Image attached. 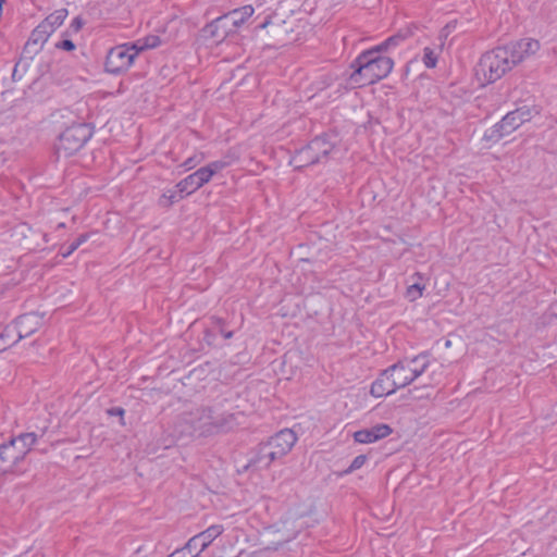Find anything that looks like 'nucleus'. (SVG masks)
Masks as SVG:
<instances>
[{
	"label": "nucleus",
	"instance_id": "obj_1",
	"mask_svg": "<svg viewBox=\"0 0 557 557\" xmlns=\"http://www.w3.org/2000/svg\"><path fill=\"white\" fill-rule=\"evenodd\" d=\"M540 50V42L524 38L485 52L475 66L481 84H492Z\"/></svg>",
	"mask_w": 557,
	"mask_h": 557
},
{
	"label": "nucleus",
	"instance_id": "obj_2",
	"mask_svg": "<svg viewBox=\"0 0 557 557\" xmlns=\"http://www.w3.org/2000/svg\"><path fill=\"white\" fill-rule=\"evenodd\" d=\"M394 61L379 55L374 48L363 51L352 63L350 82L356 86L374 84L385 78L393 70Z\"/></svg>",
	"mask_w": 557,
	"mask_h": 557
},
{
	"label": "nucleus",
	"instance_id": "obj_3",
	"mask_svg": "<svg viewBox=\"0 0 557 557\" xmlns=\"http://www.w3.org/2000/svg\"><path fill=\"white\" fill-rule=\"evenodd\" d=\"M296 442L297 436L294 431L289 429L280 431L259 447L256 458L252 459V465L268 468L273 461L288 454Z\"/></svg>",
	"mask_w": 557,
	"mask_h": 557
},
{
	"label": "nucleus",
	"instance_id": "obj_4",
	"mask_svg": "<svg viewBox=\"0 0 557 557\" xmlns=\"http://www.w3.org/2000/svg\"><path fill=\"white\" fill-rule=\"evenodd\" d=\"M432 366V361L426 354L418 355L413 358H406L388 368L389 375L398 389L412 383L417 377L424 373Z\"/></svg>",
	"mask_w": 557,
	"mask_h": 557
},
{
	"label": "nucleus",
	"instance_id": "obj_5",
	"mask_svg": "<svg viewBox=\"0 0 557 557\" xmlns=\"http://www.w3.org/2000/svg\"><path fill=\"white\" fill-rule=\"evenodd\" d=\"M91 135V129L86 124H75L67 127L59 136L58 144L55 145L57 153L65 158L74 154L86 144Z\"/></svg>",
	"mask_w": 557,
	"mask_h": 557
},
{
	"label": "nucleus",
	"instance_id": "obj_6",
	"mask_svg": "<svg viewBox=\"0 0 557 557\" xmlns=\"http://www.w3.org/2000/svg\"><path fill=\"white\" fill-rule=\"evenodd\" d=\"M531 117L532 110L529 107L523 106L518 108L517 110L507 113L499 123L486 131L484 137L487 140L496 141L502 137L511 134L521 124L530 121Z\"/></svg>",
	"mask_w": 557,
	"mask_h": 557
},
{
	"label": "nucleus",
	"instance_id": "obj_7",
	"mask_svg": "<svg viewBox=\"0 0 557 557\" xmlns=\"http://www.w3.org/2000/svg\"><path fill=\"white\" fill-rule=\"evenodd\" d=\"M132 44H124L112 48L107 55L106 70L112 74H119L127 70L137 57Z\"/></svg>",
	"mask_w": 557,
	"mask_h": 557
},
{
	"label": "nucleus",
	"instance_id": "obj_8",
	"mask_svg": "<svg viewBox=\"0 0 557 557\" xmlns=\"http://www.w3.org/2000/svg\"><path fill=\"white\" fill-rule=\"evenodd\" d=\"M223 527L214 524L206 529L205 531L196 534L186 543V549L191 554V557H197L202 550H205L219 535L223 532Z\"/></svg>",
	"mask_w": 557,
	"mask_h": 557
},
{
	"label": "nucleus",
	"instance_id": "obj_9",
	"mask_svg": "<svg viewBox=\"0 0 557 557\" xmlns=\"http://www.w3.org/2000/svg\"><path fill=\"white\" fill-rule=\"evenodd\" d=\"M202 33L206 38L222 42L227 36L234 34L235 30L225 14H223L206 25Z\"/></svg>",
	"mask_w": 557,
	"mask_h": 557
},
{
	"label": "nucleus",
	"instance_id": "obj_10",
	"mask_svg": "<svg viewBox=\"0 0 557 557\" xmlns=\"http://www.w3.org/2000/svg\"><path fill=\"white\" fill-rule=\"evenodd\" d=\"M26 449H18L14 441L0 446V465L7 473L13 472L15 466L25 458Z\"/></svg>",
	"mask_w": 557,
	"mask_h": 557
},
{
	"label": "nucleus",
	"instance_id": "obj_11",
	"mask_svg": "<svg viewBox=\"0 0 557 557\" xmlns=\"http://www.w3.org/2000/svg\"><path fill=\"white\" fill-rule=\"evenodd\" d=\"M211 178L209 177V172L203 168L198 169L193 174L188 175L184 180H182L180 183H177L176 188L180 194L186 193L187 195L196 191L200 187H202L205 184H207Z\"/></svg>",
	"mask_w": 557,
	"mask_h": 557
},
{
	"label": "nucleus",
	"instance_id": "obj_12",
	"mask_svg": "<svg viewBox=\"0 0 557 557\" xmlns=\"http://www.w3.org/2000/svg\"><path fill=\"white\" fill-rule=\"evenodd\" d=\"M18 337L25 338L38 331L42 325V317L37 313H27L18 317L14 322Z\"/></svg>",
	"mask_w": 557,
	"mask_h": 557
},
{
	"label": "nucleus",
	"instance_id": "obj_13",
	"mask_svg": "<svg viewBox=\"0 0 557 557\" xmlns=\"http://www.w3.org/2000/svg\"><path fill=\"white\" fill-rule=\"evenodd\" d=\"M221 420L213 416L210 409H202L199 418L195 421L194 429L201 434H211L222 429Z\"/></svg>",
	"mask_w": 557,
	"mask_h": 557
},
{
	"label": "nucleus",
	"instance_id": "obj_14",
	"mask_svg": "<svg viewBox=\"0 0 557 557\" xmlns=\"http://www.w3.org/2000/svg\"><path fill=\"white\" fill-rule=\"evenodd\" d=\"M392 433V429L387 424H377L371 429H364L355 432L354 438L356 442L361 444H369L376 442L381 438L388 436Z\"/></svg>",
	"mask_w": 557,
	"mask_h": 557
},
{
	"label": "nucleus",
	"instance_id": "obj_15",
	"mask_svg": "<svg viewBox=\"0 0 557 557\" xmlns=\"http://www.w3.org/2000/svg\"><path fill=\"white\" fill-rule=\"evenodd\" d=\"M398 389L389 375L388 369L384 370L371 386V395L374 397H383L395 393Z\"/></svg>",
	"mask_w": 557,
	"mask_h": 557
},
{
	"label": "nucleus",
	"instance_id": "obj_16",
	"mask_svg": "<svg viewBox=\"0 0 557 557\" xmlns=\"http://www.w3.org/2000/svg\"><path fill=\"white\" fill-rule=\"evenodd\" d=\"M333 150V145L324 137H317L304 148V154L312 153L320 161Z\"/></svg>",
	"mask_w": 557,
	"mask_h": 557
},
{
	"label": "nucleus",
	"instance_id": "obj_17",
	"mask_svg": "<svg viewBox=\"0 0 557 557\" xmlns=\"http://www.w3.org/2000/svg\"><path fill=\"white\" fill-rule=\"evenodd\" d=\"M255 9L251 5H245L235 9L225 14L234 30L240 27L250 16H252Z\"/></svg>",
	"mask_w": 557,
	"mask_h": 557
},
{
	"label": "nucleus",
	"instance_id": "obj_18",
	"mask_svg": "<svg viewBox=\"0 0 557 557\" xmlns=\"http://www.w3.org/2000/svg\"><path fill=\"white\" fill-rule=\"evenodd\" d=\"M425 285L422 283V276L416 273L411 276L410 282L406 289V298L410 301H414L422 296Z\"/></svg>",
	"mask_w": 557,
	"mask_h": 557
},
{
	"label": "nucleus",
	"instance_id": "obj_19",
	"mask_svg": "<svg viewBox=\"0 0 557 557\" xmlns=\"http://www.w3.org/2000/svg\"><path fill=\"white\" fill-rule=\"evenodd\" d=\"M442 51L443 48H441V46L437 45H434L433 47H425L423 49V54L421 59L425 67L434 69L437 64V60Z\"/></svg>",
	"mask_w": 557,
	"mask_h": 557
},
{
	"label": "nucleus",
	"instance_id": "obj_20",
	"mask_svg": "<svg viewBox=\"0 0 557 557\" xmlns=\"http://www.w3.org/2000/svg\"><path fill=\"white\" fill-rule=\"evenodd\" d=\"M22 338L18 337V332H17V329L16 326L13 324H10L8 325L3 332L0 334V342H2V346H0V350H3L12 345H14L15 343H17L18 341H21Z\"/></svg>",
	"mask_w": 557,
	"mask_h": 557
},
{
	"label": "nucleus",
	"instance_id": "obj_21",
	"mask_svg": "<svg viewBox=\"0 0 557 557\" xmlns=\"http://www.w3.org/2000/svg\"><path fill=\"white\" fill-rule=\"evenodd\" d=\"M161 44V40L156 35H149L145 38H140L132 44L133 49L136 50L137 54L147 49H153Z\"/></svg>",
	"mask_w": 557,
	"mask_h": 557
},
{
	"label": "nucleus",
	"instance_id": "obj_22",
	"mask_svg": "<svg viewBox=\"0 0 557 557\" xmlns=\"http://www.w3.org/2000/svg\"><path fill=\"white\" fill-rule=\"evenodd\" d=\"M11 441L15 442V446H17L18 449H26L25 456L30 450L32 446L37 441V435L35 433H23L16 438H12Z\"/></svg>",
	"mask_w": 557,
	"mask_h": 557
},
{
	"label": "nucleus",
	"instance_id": "obj_23",
	"mask_svg": "<svg viewBox=\"0 0 557 557\" xmlns=\"http://www.w3.org/2000/svg\"><path fill=\"white\" fill-rule=\"evenodd\" d=\"M269 533L273 535L277 534L276 541L274 543L278 545L295 539L297 531L294 529H287L285 522L282 529L271 530Z\"/></svg>",
	"mask_w": 557,
	"mask_h": 557
},
{
	"label": "nucleus",
	"instance_id": "obj_24",
	"mask_svg": "<svg viewBox=\"0 0 557 557\" xmlns=\"http://www.w3.org/2000/svg\"><path fill=\"white\" fill-rule=\"evenodd\" d=\"M407 38L406 34L398 33L394 36H391L381 45L374 47V49L379 52L387 51L388 49L397 47L400 42H403Z\"/></svg>",
	"mask_w": 557,
	"mask_h": 557
},
{
	"label": "nucleus",
	"instance_id": "obj_25",
	"mask_svg": "<svg viewBox=\"0 0 557 557\" xmlns=\"http://www.w3.org/2000/svg\"><path fill=\"white\" fill-rule=\"evenodd\" d=\"M319 162L312 153L304 154V148L293 158L292 164L297 168H304Z\"/></svg>",
	"mask_w": 557,
	"mask_h": 557
},
{
	"label": "nucleus",
	"instance_id": "obj_26",
	"mask_svg": "<svg viewBox=\"0 0 557 557\" xmlns=\"http://www.w3.org/2000/svg\"><path fill=\"white\" fill-rule=\"evenodd\" d=\"M66 16H67V10L60 9V10H55L53 13H51L49 16H47L46 21L55 30L59 26H61L63 24Z\"/></svg>",
	"mask_w": 557,
	"mask_h": 557
},
{
	"label": "nucleus",
	"instance_id": "obj_27",
	"mask_svg": "<svg viewBox=\"0 0 557 557\" xmlns=\"http://www.w3.org/2000/svg\"><path fill=\"white\" fill-rule=\"evenodd\" d=\"M228 165H231V161L223 159V160L213 161V162L209 163L208 165L203 166V169L207 171V173L209 172V177L212 178V176L214 174L224 170Z\"/></svg>",
	"mask_w": 557,
	"mask_h": 557
},
{
	"label": "nucleus",
	"instance_id": "obj_28",
	"mask_svg": "<svg viewBox=\"0 0 557 557\" xmlns=\"http://www.w3.org/2000/svg\"><path fill=\"white\" fill-rule=\"evenodd\" d=\"M48 40V37L44 32L38 29L37 27L32 32L28 45H44Z\"/></svg>",
	"mask_w": 557,
	"mask_h": 557
},
{
	"label": "nucleus",
	"instance_id": "obj_29",
	"mask_svg": "<svg viewBox=\"0 0 557 557\" xmlns=\"http://www.w3.org/2000/svg\"><path fill=\"white\" fill-rule=\"evenodd\" d=\"M88 239V234H82L79 237L73 242L66 251L62 252L64 258L69 257L73 251H75L81 245H83Z\"/></svg>",
	"mask_w": 557,
	"mask_h": 557
},
{
	"label": "nucleus",
	"instance_id": "obj_30",
	"mask_svg": "<svg viewBox=\"0 0 557 557\" xmlns=\"http://www.w3.org/2000/svg\"><path fill=\"white\" fill-rule=\"evenodd\" d=\"M366 460H367V457H366L364 455H359V456H357V457L352 460V462L350 463V466L348 467V469H347V470H345V473H351V472H354L355 470L360 469V468L364 465Z\"/></svg>",
	"mask_w": 557,
	"mask_h": 557
},
{
	"label": "nucleus",
	"instance_id": "obj_31",
	"mask_svg": "<svg viewBox=\"0 0 557 557\" xmlns=\"http://www.w3.org/2000/svg\"><path fill=\"white\" fill-rule=\"evenodd\" d=\"M454 27H455L454 25L447 24L442 28V30L438 35V38H437L438 39V44H436L437 46H441V48H444L445 40L447 39V37L450 34L451 28H454Z\"/></svg>",
	"mask_w": 557,
	"mask_h": 557
},
{
	"label": "nucleus",
	"instance_id": "obj_32",
	"mask_svg": "<svg viewBox=\"0 0 557 557\" xmlns=\"http://www.w3.org/2000/svg\"><path fill=\"white\" fill-rule=\"evenodd\" d=\"M203 161V157L202 156H194V157H190L188 158L184 163L183 165L185 168H187L188 170L190 169H194L196 165H198L199 163H201Z\"/></svg>",
	"mask_w": 557,
	"mask_h": 557
},
{
	"label": "nucleus",
	"instance_id": "obj_33",
	"mask_svg": "<svg viewBox=\"0 0 557 557\" xmlns=\"http://www.w3.org/2000/svg\"><path fill=\"white\" fill-rule=\"evenodd\" d=\"M38 29L44 32L46 36L49 38L50 35L54 32L53 27L45 20L38 26Z\"/></svg>",
	"mask_w": 557,
	"mask_h": 557
},
{
	"label": "nucleus",
	"instance_id": "obj_34",
	"mask_svg": "<svg viewBox=\"0 0 557 557\" xmlns=\"http://www.w3.org/2000/svg\"><path fill=\"white\" fill-rule=\"evenodd\" d=\"M168 557H191V554H189L186 546H184L183 548L176 549Z\"/></svg>",
	"mask_w": 557,
	"mask_h": 557
},
{
	"label": "nucleus",
	"instance_id": "obj_35",
	"mask_svg": "<svg viewBox=\"0 0 557 557\" xmlns=\"http://www.w3.org/2000/svg\"><path fill=\"white\" fill-rule=\"evenodd\" d=\"M58 47L61 48V49H64L66 51H72V50H74L75 45H74V42L72 40L65 39V40L61 41L58 45Z\"/></svg>",
	"mask_w": 557,
	"mask_h": 557
},
{
	"label": "nucleus",
	"instance_id": "obj_36",
	"mask_svg": "<svg viewBox=\"0 0 557 557\" xmlns=\"http://www.w3.org/2000/svg\"><path fill=\"white\" fill-rule=\"evenodd\" d=\"M163 200H166L168 205L173 203V202L178 200L177 194L176 193H172L170 196L163 195L162 196V201Z\"/></svg>",
	"mask_w": 557,
	"mask_h": 557
},
{
	"label": "nucleus",
	"instance_id": "obj_37",
	"mask_svg": "<svg viewBox=\"0 0 557 557\" xmlns=\"http://www.w3.org/2000/svg\"><path fill=\"white\" fill-rule=\"evenodd\" d=\"M109 414H117V416H123L124 414V410L122 408H112L110 409L109 411Z\"/></svg>",
	"mask_w": 557,
	"mask_h": 557
},
{
	"label": "nucleus",
	"instance_id": "obj_38",
	"mask_svg": "<svg viewBox=\"0 0 557 557\" xmlns=\"http://www.w3.org/2000/svg\"><path fill=\"white\" fill-rule=\"evenodd\" d=\"M73 26H75V29L78 30L81 28V22L78 18H76L74 22H73Z\"/></svg>",
	"mask_w": 557,
	"mask_h": 557
},
{
	"label": "nucleus",
	"instance_id": "obj_39",
	"mask_svg": "<svg viewBox=\"0 0 557 557\" xmlns=\"http://www.w3.org/2000/svg\"><path fill=\"white\" fill-rule=\"evenodd\" d=\"M270 24V20H265L262 24H260L259 28H265Z\"/></svg>",
	"mask_w": 557,
	"mask_h": 557
},
{
	"label": "nucleus",
	"instance_id": "obj_40",
	"mask_svg": "<svg viewBox=\"0 0 557 557\" xmlns=\"http://www.w3.org/2000/svg\"><path fill=\"white\" fill-rule=\"evenodd\" d=\"M5 474H8V473L5 472V469H3L2 465H0V478H1V476H3V475H5Z\"/></svg>",
	"mask_w": 557,
	"mask_h": 557
},
{
	"label": "nucleus",
	"instance_id": "obj_41",
	"mask_svg": "<svg viewBox=\"0 0 557 557\" xmlns=\"http://www.w3.org/2000/svg\"><path fill=\"white\" fill-rule=\"evenodd\" d=\"M232 335H233V333H232V332H225V333H223V336H224L225 338H231V337H232Z\"/></svg>",
	"mask_w": 557,
	"mask_h": 557
}]
</instances>
